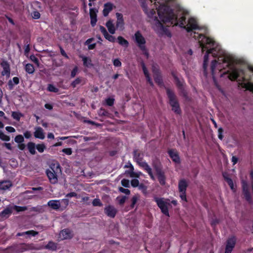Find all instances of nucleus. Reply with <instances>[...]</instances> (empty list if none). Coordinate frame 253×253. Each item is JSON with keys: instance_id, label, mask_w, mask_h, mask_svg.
Listing matches in <instances>:
<instances>
[{"instance_id": "f257e3e1", "label": "nucleus", "mask_w": 253, "mask_h": 253, "mask_svg": "<svg viewBox=\"0 0 253 253\" xmlns=\"http://www.w3.org/2000/svg\"><path fill=\"white\" fill-rule=\"evenodd\" d=\"M142 1V6L149 18L154 30L159 35H168L167 26L174 24L190 32L200 30V27L196 19L189 18L186 21V16L189 12L182 7H179L177 15H175L169 5L174 3L175 0H139Z\"/></svg>"}, {"instance_id": "f03ea898", "label": "nucleus", "mask_w": 253, "mask_h": 253, "mask_svg": "<svg viewBox=\"0 0 253 253\" xmlns=\"http://www.w3.org/2000/svg\"><path fill=\"white\" fill-rule=\"evenodd\" d=\"M133 40L138 47L142 52V53L147 58L149 56L148 51L146 46V40L140 31H137L133 37Z\"/></svg>"}, {"instance_id": "7ed1b4c3", "label": "nucleus", "mask_w": 253, "mask_h": 253, "mask_svg": "<svg viewBox=\"0 0 253 253\" xmlns=\"http://www.w3.org/2000/svg\"><path fill=\"white\" fill-rule=\"evenodd\" d=\"M167 92L169 98L170 105L172 107V110L176 114H180L181 111L179 108V106L173 92L169 89H167Z\"/></svg>"}, {"instance_id": "20e7f679", "label": "nucleus", "mask_w": 253, "mask_h": 253, "mask_svg": "<svg viewBox=\"0 0 253 253\" xmlns=\"http://www.w3.org/2000/svg\"><path fill=\"white\" fill-rule=\"evenodd\" d=\"M155 201L161 209L162 212L166 215L169 216L168 211V206L170 205L169 200L164 198H160L158 197L154 198Z\"/></svg>"}, {"instance_id": "39448f33", "label": "nucleus", "mask_w": 253, "mask_h": 253, "mask_svg": "<svg viewBox=\"0 0 253 253\" xmlns=\"http://www.w3.org/2000/svg\"><path fill=\"white\" fill-rule=\"evenodd\" d=\"M69 204V201L66 199L61 200H50L47 203V205L54 210H58L61 206L64 208L67 207Z\"/></svg>"}, {"instance_id": "423d86ee", "label": "nucleus", "mask_w": 253, "mask_h": 253, "mask_svg": "<svg viewBox=\"0 0 253 253\" xmlns=\"http://www.w3.org/2000/svg\"><path fill=\"white\" fill-rule=\"evenodd\" d=\"M188 186L187 182L184 179H181L178 183V191L180 193L179 196L181 200L187 202L186 191Z\"/></svg>"}, {"instance_id": "0eeeda50", "label": "nucleus", "mask_w": 253, "mask_h": 253, "mask_svg": "<svg viewBox=\"0 0 253 253\" xmlns=\"http://www.w3.org/2000/svg\"><path fill=\"white\" fill-rule=\"evenodd\" d=\"M133 158L136 163L139 165V166L142 168L143 169H144L143 166L145 165H148L147 163L144 161H143V154L140 153L137 150L134 151L133 153Z\"/></svg>"}, {"instance_id": "6e6552de", "label": "nucleus", "mask_w": 253, "mask_h": 253, "mask_svg": "<svg viewBox=\"0 0 253 253\" xmlns=\"http://www.w3.org/2000/svg\"><path fill=\"white\" fill-rule=\"evenodd\" d=\"M125 167L129 169L128 170L126 171V173L131 177L138 178L140 175H142V173L140 171H134L133 167L130 163L128 164L127 165H126Z\"/></svg>"}, {"instance_id": "1a4fd4ad", "label": "nucleus", "mask_w": 253, "mask_h": 253, "mask_svg": "<svg viewBox=\"0 0 253 253\" xmlns=\"http://www.w3.org/2000/svg\"><path fill=\"white\" fill-rule=\"evenodd\" d=\"M242 186L243 188V194L246 199L250 201L251 200V195L249 191V186L248 182L244 180H242Z\"/></svg>"}, {"instance_id": "9d476101", "label": "nucleus", "mask_w": 253, "mask_h": 253, "mask_svg": "<svg viewBox=\"0 0 253 253\" xmlns=\"http://www.w3.org/2000/svg\"><path fill=\"white\" fill-rule=\"evenodd\" d=\"M0 66L3 69L1 73V75L3 76H5L7 78H9L10 74V69L9 63L7 61L3 60L1 62Z\"/></svg>"}, {"instance_id": "9b49d317", "label": "nucleus", "mask_w": 253, "mask_h": 253, "mask_svg": "<svg viewBox=\"0 0 253 253\" xmlns=\"http://www.w3.org/2000/svg\"><path fill=\"white\" fill-rule=\"evenodd\" d=\"M236 241V240L234 237L229 238L227 240L225 253H231L233 248L235 247Z\"/></svg>"}, {"instance_id": "f8f14e48", "label": "nucleus", "mask_w": 253, "mask_h": 253, "mask_svg": "<svg viewBox=\"0 0 253 253\" xmlns=\"http://www.w3.org/2000/svg\"><path fill=\"white\" fill-rule=\"evenodd\" d=\"M104 212L108 216L114 218L117 212V210L113 206L108 205L104 208Z\"/></svg>"}, {"instance_id": "ddd939ff", "label": "nucleus", "mask_w": 253, "mask_h": 253, "mask_svg": "<svg viewBox=\"0 0 253 253\" xmlns=\"http://www.w3.org/2000/svg\"><path fill=\"white\" fill-rule=\"evenodd\" d=\"M117 22L116 27L117 29L123 30L124 28V21L122 14L120 13H116Z\"/></svg>"}, {"instance_id": "4468645a", "label": "nucleus", "mask_w": 253, "mask_h": 253, "mask_svg": "<svg viewBox=\"0 0 253 253\" xmlns=\"http://www.w3.org/2000/svg\"><path fill=\"white\" fill-rule=\"evenodd\" d=\"M72 236V232L68 229L63 230L59 233V238L61 240L70 239Z\"/></svg>"}, {"instance_id": "2eb2a0df", "label": "nucleus", "mask_w": 253, "mask_h": 253, "mask_svg": "<svg viewBox=\"0 0 253 253\" xmlns=\"http://www.w3.org/2000/svg\"><path fill=\"white\" fill-rule=\"evenodd\" d=\"M97 9L95 8H90L89 9V15L90 17V23L92 26H94L97 22Z\"/></svg>"}, {"instance_id": "dca6fc26", "label": "nucleus", "mask_w": 253, "mask_h": 253, "mask_svg": "<svg viewBox=\"0 0 253 253\" xmlns=\"http://www.w3.org/2000/svg\"><path fill=\"white\" fill-rule=\"evenodd\" d=\"M34 129L35 131L34 132V135L35 138L42 140L44 139L45 134L43 130L42 127L40 126L35 127Z\"/></svg>"}, {"instance_id": "f3484780", "label": "nucleus", "mask_w": 253, "mask_h": 253, "mask_svg": "<svg viewBox=\"0 0 253 253\" xmlns=\"http://www.w3.org/2000/svg\"><path fill=\"white\" fill-rule=\"evenodd\" d=\"M168 153L170 157L174 162L177 164L180 163V158L177 151L175 150L171 149L168 151Z\"/></svg>"}, {"instance_id": "a211bd4d", "label": "nucleus", "mask_w": 253, "mask_h": 253, "mask_svg": "<svg viewBox=\"0 0 253 253\" xmlns=\"http://www.w3.org/2000/svg\"><path fill=\"white\" fill-rule=\"evenodd\" d=\"M46 174L48 177L49 181L51 183L55 184L57 183V175L53 169L47 170Z\"/></svg>"}, {"instance_id": "6ab92c4d", "label": "nucleus", "mask_w": 253, "mask_h": 253, "mask_svg": "<svg viewBox=\"0 0 253 253\" xmlns=\"http://www.w3.org/2000/svg\"><path fill=\"white\" fill-rule=\"evenodd\" d=\"M141 66L142 67V69L143 70V73L145 75V77H146L147 82L149 83V84L151 85H153V84L152 82V81L150 77L148 71L144 63V62H141Z\"/></svg>"}, {"instance_id": "aec40b11", "label": "nucleus", "mask_w": 253, "mask_h": 253, "mask_svg": "<svg viewBox=\"0 0 253 253\" xmlns=\"http://www.w3.org/2000/svg\"><path fill=\"white\" fill-rule=\"evenodd\" d=\"M177 86L181 90L184 96H186V92L184 90V82L182 79H179L177 77L173 75Z\"/></svg>"}, {"instance_id": "412c9836", "label": "nucleus", "mask_w": 253, "mask_h": 253, "mask_svg": "<svg viewBox=\"0 0 253 253\" xmlns=\"http://www.w3.org/2000/svg\"><path fill=\"white\" fill-rule=\"evenodd\" d=\"M152 70L154 73V79L155 82L158 84H161L162 83V79L161 77L158 74V69L157 68V66L153 65L152 67Z\"/></svg>"}, {"instance_id": "4be33fe9", "label": "nucleus", "mask_w": 253, "mask_h": 253, "mask_svg": "<svg viewBox=\"0 0 253 253\" xmlns=\"http://www.w3.org/2000/svg\"><path fill=\"white\" fill-rule=\"evenodd\" d=\"M113 6V4L110 2L104 4L103 10V13L104 16H107L109 13L112 10Z\"/></svg>"}, {"instance_id": "5701e85b", "label": "nucleus", "mask_w": 253, "mask_h": 253, "mask_svg": "<svg viewBox=\"0 0 253 253\" xmlns=\"http://www.w3.org/2000/svg\"><path fill=\"white\" fill-rule=\"evenodd\" d=\"M223 177L226 181L227 182V183H228V184L229 185V186H230L231 189L233 192H235L236 188L234 187L232 180L231 178H230L226 173L223 174Z\"/></svg>"}, {"instance_id": "b1692460", "label": "nucleus", "mask_w": 253, "mask_h": 253, "mask_svg": "<svg viewBox=\"0 0 253 253\" xmlns=\"http://www.w3.org/2000/svg\"><path fill=\"white\" fill-rule=\"evenodd\" d=\"M106 26L107 27L110 33L111 34H114L115 33L116 28L112 21H108L106 24Z\"/></svg>"}, {"instance_id": "393cba45", "label": "nucleus", "mask_w": 253, "mask_h": 253, "mask_svg": "<svg viewBox=\"0 0 253 253\" xmlns=\"http://www.w3.org/2000/svg\"><path fill=\"white\" fill-rule=\"evenodd\" d=\"M12 209L7 208L0 212V216L4 218H7L12 212Z\"/></svg>"}, {"instance_id": "a878e982", "label": "nucleus", "mask_w": 253, "mask_h": 253, "mask_svg": "<svg viewBox=\"0 0 253 253\" xmlns=\"http://www.w3.org/2000/svg\"><path fill=\"white\" fill-rule=\"evenodd\" d=\"M12 186L10 181H4L0 182V189L6 190Z\"/></svg>"}, {"instance_id": "bb28decb", "label": "nucleus", "mask_w": 253, "mask_h": 253, "mask_svg": "<svg viewBox=\"0 0 253 253\" xmlns=\"http://www.w3.org/2000/svg\"><path fill=\"white\" fill-rule=\"evenodd\" d=\"M158 178L160 183L161 185L165 184L166 177L164 173L161 171H157Z\"/></svg>"}, {"instance_id": "cd10ccee", "label": "nucleus", "mask_w": 253, "mask_h": 253, "mask_svg": "<svg viewBox=\"0 0 253 253\" xmlns=\"http://www.w3.org/2000/svg\"><path fill=\"white\" fill-rule=\"evenodd\" d=\"M143 169L145 170L148 173V174L150 175L152 179L155 180V178L152 173V169L150 168V167L148 165H145L143 166Z\"/></svg>"}, {"instance_id": "c85d7f7f", "label": "nucleus", "mask_w": 253, "mask_h": 253, "mask_svg": "<svg viewBox=\"0 0 253 253\" xmlns=\"http://www.w3.org/2000/svg\"><path fill=\"white\" fill-rule=\"evenodd\" d=\"M118 42L120 44L124 46L125 47H127L128 45V42L125 40L124 38L121 36L118 37Z\"/></svg>"}, {"instance_id": "c756f323", "label": "nucleus", "mask_w": 253, "mask_h": 253, "mask_svg": "<svg viewBox=\"0 0 253 253\" xmlns=\"http://www.w3.org/2000/svg\"><path fill=\"white\" fill-rule=\"evenodd\" d=\"M27 146L30 153L32 155L35 154L36 153L35 144L33 142H29Z\"/></svg>"}, {"instance_id": "7c9ffc66", "label": "nucleus", "mask_w": 253, "mask_h": 253, "mask_svg": "<svg viewBox=\"0 0 253 253\" xmlns=\"http://www.w3.org/2000/svg\"><path fill=\"white\" fill-rule=\"evenodd\" d=\"M84 66L89 67L92 66L91 60L90 58L83 56L82 57Z\"/></svg>"}, {"instance_id": "2f4dec72", "label": "nucleus", "mask_w": 253, "mask_h": 253, "mask_svg": "<svg viewBox=\"0 0 253 253\" xmlns=\"http://www.w3.org/2000/svg\"><path fill=\"white\" fill-rule=\"evenodd\" d=\"M25 70L29 74H33L35 71V68L33 65L27 64L25 66Z\"/></svg>"}, {"instance_id": "473e14b6", "label": "nucleus", "mask_w": 253, "mask_h": 253, "mask_svg": "<svg viewBox=\"0 0 253 253\" xmlns=\"http://www.w3.org/2000/svg\"><path fill=\"white\" fill-rule=\"evenodd\" d=\"M23 116V115L19 112H12V117L13 118L17 121H19L21 117Z\"/></svg>"}, {"instance_id": "72a5a7b5", "label": "nucleus", "mask_w": 253, "mask_h": 253, "mask_svg": "<svg viewBox=\"0 0 253 253\" xmlns=\"http://www.w3.org/2000/svg\"><path fill=\"white\" fill-rule=\"evenodd\" d=\"M45 248L51 250H55L57 248V245L52 242H49L45 246Z\"/></svg>"}, {"instance_id": "f704fd0d", "label": "nucleus", "mask_w": 253, "mask_h": 253, "mask_svg": "<svg viewBox=\"0 0 253 253\" xmlns=\"http://www.w3.org/2000/svg\"><path fill=\"white\" fill-rule=\"evenodd\" d=\"M32 249L31 245H27V244H23L20 245V249L19 250V251L20 252H24L26 250H30Z\"/></svg>"}, {"instance_id": "c9c22d12", "label": "nucleus", "mask_w": 253, "mask_h": 253, "mask_svg": "<svg viewBox=\"0 0 253 253\" xmlns=\"http://www.w3.org/2000/svg\"><path fill=\"white\" fill-rule=\"evenodd\" d=\"M12 82L14 83V84H19V80L18 78L17 77H14L12 79V81H9L8 82V85L10 86V88H12L13 87V84H12Z\"/></svg>"}, {"instance_id": "e433bc0d", "label": "nucleus", "mask_w": 253, "mask_h": 253, "mask_svg": "<svg viewBox=\"0 0 253 253\" xmlns=\"http://www.w3.org/2000/svg\"><path fill=\"white\" fill-rule=\"evenodd\" d=\"M0 139L6 141L10 140V137L5 135L3 132L0 130Z\"/></svg>"}, {"instance_id": "4c0bfd02", "label": "nucleus", "mask_w": 253, "mask_h": 253, "mask_svg": "<svg viewBox=\"0 0 253 253\" xmlns=\"http://www.w3.org/2000/svg\"><path fill=\"white\" fill-rule=\"evenodd\" d=\"M24 140L23 136L20 134L17 135L14 138V141L18 144L22 143Z\"/></svg>"}, {"instance_id": "58836bf2", "label": "nucleus", "mask_w": 253, "mask_h": 253, "mask_svg": "<svg viewBox=\"0 0 253 253\" xmlns=\"http://www.w3.org/2000/svg\"><path fill=\"white\" fill-rule=\"evenodd\" d=\"M47 90L50 92H57L59 91V89L57 88L51 84L48 85Z\"/></svg>"}, {"instance_id": "ea45409f", "label": "nucleus", "mask_w": 253, "mask_h": 253, "mask_svg": "<svg viewBox=\"0 0 253 253\" xmlns=\"http://www.w3.org/2000/svg\"><path fill=\"white\" fill-rule=\"evenodd\" d=\"M36 148L39 152L42 153L44 151L45 146L43 144H38L36 146Z\"/></svg>"}, {"instance_id": "a19ab883", "label": "nucleus", "mask_w": 253, "mask_h": 253, "mask_svg": "<svg viewBox=\"0 0 253 253\" xmlns=\"http://www.w3.org/2000/svg\"><path fill=\"white\" fill-rule=\"evenodd\" d=\"M81 82L82 79L78 78L71 83V85L73 87H75L78 84H80L81 83Z\"/></svg>"}, {"instance_id": "79ce46f5", "label": "nucleus", "mask_w": 253, "mask_h": 253, "mask_svg": "<svg viewBox=\"0 0 253 253\" xmlns=\"http://www.w3.org/2000/svg\"><path fill=\"white\" fill-rule=\"evenodd\" d=\"M139 198V197L138 195H135V196H134L132 198V199H131V207L132 208L134 207V205H135V204L136 203V202L138 200Z\"/></svg>"}, {"instance_id": "37998d69", "label": "nucleus", "mask_w": 253, "mask_h": 253, "mask_svg": "<svg viewBox=\"0 0 253 253\" xmlns=\"http://www.w3.org/2000/svg\"><path fill=\"white\" fill-rule=\"evenodd\" d=\"M92 205L94 206H102V204L99 199H94L92 201Z\"/></svg>"}, {"instance_id": "c03bdc74", "label": "nucleus", "mask_w": 253, "mask_h": 253, "mask_svg": "<svg viewBox=\"0 0 253 253\" xmlns=\"http://www.w3.org/2000/svg\"><path fill=\"white\" fill-rule=\"evenodd\" d=\"M104 37L106 39H107L111 42H114L115 41V38L114 36L109 35L108 33L105 35L104 36Z\"/></svg>"}, {"instance_id": "a18cd8bd", "label": "nucleus", "mask_w": 253, "mask_h": 253, "mask_svg": "<svg viewBox=\"0 0 253 253\" xmlns=\"http://www.w3.org/2000/svg\"><path fill=\"white\" fill-rule=\"evenodd\" d=\"M92 40V39H88L86 41V43L88 45V49H92L95 46V43L90 44Z\"/></svg>"}, {"instance_id": "49530a36", "label": "nucleus", "mask_w": 253, "mask_h": 253, "mask_svg": "<svg viewBox=\"0 0 253 253\" xmlns=\"http://www.w3.org/2000/svg\"><path fill=\"white\" fill-rule=\"evenodd\" d=\"M114 99L113 98H108L105 99V102L108 106H111L113 105Z\"/></svg>"}, {"instance_id": "de8ad7c7", "label": "nucleus", "mask_w": 253, "mask_h": 253, "mask_svg": "<svg viewBox=\"0 0 253 253\" xmlns=\"http://www.w3.org/2000/svg\"><path fill=\"white\" fill-rule=\"evenodd\" d=\"M121 183L123 186L126 187H128L129 186V181L126 179H123L121 181Z\"/></svg>"}, {"instance_id": "09e8293b", "label": "nucleus", "mask_w": 253, "mask_h": 253, "mask_svg": "<svg viewBox=\"0 0 253 253\" xmlns=\"http://www.w3.org/2000/svg\"><path fill=\"white\" fill-rule=\"evenodd\" d=\"M62 151L68 155H70L72 153V149L70 148L63 149Z\"/></svg>"}, {"instance_id": "8fccbe9b", "label": "nucleus", "mask_w": 253, "mask_h": 253, "mask_svg": "<svg viewBox=\"0 0 253 253\" xmlns=\"http://www.w3.org/2000/svg\"><path fill=\"white\" fill-rule=\"evenodd\" d=\"M13 209L18 212L25 211L27 209L25 207H19L16 206L13 207Z\"/></svg>"}, {"instance_id": "3c124183", "label": "nucleus", "mask_w": 253, "mask_h": 253, "mask_svg": "<svg viewBox=\"0 0 253 253\" xmlns=\"http://www.w3.org/2000/svg\"><path fill=\"white\" fill-rule=\"evenodd\" d=\"M139 181L137 179H133L131 181V184L133 187H137L139 186Z\"/></svg>"}, {"instance_id": "603ef678", "label": "nucleus", "mask_w": 253, "mask_h": 253, "mask_svg": "<svg viewBox=\"0 0 253 253\" xmlns=\"http://www.w3.org/2000/svg\"><path fill=\"white\" fill-rule=\"evenodd\" d=\"M32 17L34 19H39L40 17V13L37 11H34L32 13Z\"/></svg>"}, {"instance_id": "864d4df0", "label": "nucleus", "mask_w": 253, "mask_h": 253, "mask_svg": "<svg viewBox=\"0 0 253 253\" xmlns=\"http://www.w3.org/2000/svg\"><path fill=\"white\" fill-rule=\"evenodd\" d=\"M25 235H32L33 236H35V235L38 234V232L36 231H34L33 230H29L26 232H25Z\"/></svg>"}, {"instance_id": "5fc2aeb1", "label": "nucleus", "mask_w": 253, "mask_h": 253, "mask_svg": "<svg viewBox=\"0 0 253 253\" xmlns=\"http://www.w3.org/2000/svg\"><path fill=\"white\" fill-rule=\"evenodd\" d=\"M119 189L120 192L125 193L126 195H129L130 194V191L127 189H125L123 187H120Z\"/></svg>"}, {"instance_id": "6e6d98bb", "label": "nucleus", "mask_w": 253, "mask_h": 253, "mask_svg": "<svg viewBox=\"0 0 253 253\" xmlns=\"http://www.w3.org/2000/svg\"><path fill=\"white\" fill-rule=\"evenodd\" d=\"M113 64L115 67H120L122 65L121 61L118 59H116L113 60Z\"/></svg>"}, {"instance_id": "4d7b16f0", "label": "nucleus", "mask_w": 253, "mask_h": 253, "mask_svg": "<svg viewBox=\"0 0 253 253\" xmlns=\"http://www.w3.org/2000/svg\"><path fill=\"white\" fill-rule=\"evenodd\" d=\"M78 71V68L77 67H75L71 72V76L72 78H74L77 74Z\"/></svg>"}, {"instance_id": "13d9d810", "label": "nucleus", "mask_w": 253, "mask_h": 253, "mask_svg": "<svg viewBox=\"0 0 253 253\" xmlns=\"http://www.w3.org/2000/svg\"><path fill=\"white\" fill-rule=\"evenodd\" d=\"M222 133H223V129L222 128H218V138L222 140V138H223V135H222Z\"/></svg>"}, {"instance_id": "bf43d9fd", "label": "nucleus", "mask_w": 253, "mask_h": 253, "mask_svg": "<svg viewBox=\"0 0 253 253\" xmlns=\"http://www.w3.org/2000/svg\"><path fill=\"white\" fill-rule=\"evenodd\" d=\"M99 29H100L101 32L103 34L104 36L108 33L106 29L104 27H103L102 26H100Z\"/></svg>"}, {"instance_id": "052dcab7", "label": "nucleus", "mask_w": 253, "mask_h": 253, "mask_svg": "<svg viewBox=\"0 0 253 253\" xmlns=\"http://www.w3.org/2000/svg\"><path fill=\"white\" fill-rule=\"evenodd\" d=\"M5 129L9 132H14L15 131V128L10 126H6Z\"/></svg>"}, {"instance_id": "680f3d73", "label": "nucleus", "mask_w": 253, "mask_h": 253, "mask_svg": "<svg viewBox=\"0 0 253 253\" xmlns=\"http://www.w3.org/2000/svg\"><path fill=\"white\" fill-rule=\"evenodd\" d=\"M99 114L102 116H107L108 112L104 109H101L99 111Z\"/></svg>"}, {"instance_id": "e2e57ef3", "label": "nucleus", "mask_w": 253, "mask_h": 253, "mask_svg": "<svg viewBox=\"0 0 253 253\" xmlns=\"http://www.w3.org/2000/svg\"><path fill=\"white\" fill-rule=\"evenodd\" d=\"M31 133L29 131H26L24 133V136L26 138H29L31 137Z\"/></svg>"}, {"instance_id": "0e129e2a", "label": "nucleus", "mask_w": 253, "mask_h": 253, "mask_svg": "<svg viewBox=\"0 0 253 253\" xmlns=\"http://www.w3.org/2000/svg\"><path fill=\"white\" fill-rule=\"evenodd\" d=\"M61 54L66 58H69L68 56L62 47H60Z\"/></svg>"}, {"instance_id": "69168bd1", "label": "nucleus", "mask_w": 253, "mask_h": 253, "mask_svg": "<svg viewBox=\"0 0 253 253\" xmlns=\"http://www.w3.org/2000/svg\"><path fill=\"white\" fill-rule=\"evenodd\" d=\"M31 59L35 62L36 64H39V60L37 58H36L35 56H31Z\"/></svg>"}, {"instance_id": "338daca9", "label": "nucleus", "mask_w": 253, "mask_h": 253, "mask_svg": "<svg viewBox=\"0 0 253 253\" xmlns=\"http://www.w3.org/2000/svg\"><path fill=\"white\" fill-rule=\"evenodd\" d=\"M250 177H251V182L252 185V189L253 191V171H251L250 173Z\"/></svg>"}, {"instance_id": "774afa93", "label": "nucleus", "mask_w": 253, "mask_h": 253, "mask_svg": "<svg viewBox=\"0 0 253 253\" xmlns=\"http://www.w3.org/2000/svg\"><path fill=\"white\" fill-rule=\"evenodd\" d=\"M77 196V194L75 192H71L70 193H68L66 195V197H76Z\"/></svg>"}]
</instances>
